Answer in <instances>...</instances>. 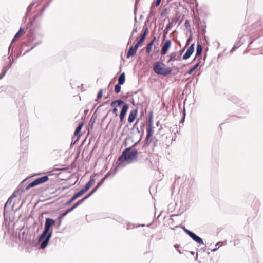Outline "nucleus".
Instances as JSON below:
<instances>
[{
	"label": "nucleus",
	"instance_id": "f257e3e1",
	"mask_svg": "<svg viewBox=\"0 0 263 263\" xmlns=\"http://www.w3.org/2000/svg\"><path fill=\"white\" fill-rule=\"evenodd\" d=\"M248 23H252L248 31V33L257 35L261 34L260 36L254 39L249 44V47L253 49H259L263 47V30L261 29L259 16L251 15L248 18Z\"/></svg>",
	"mask_w": 263,
	"mask_h": 263
},
{
	"label": "nucleus",
	"instance_id": "f03ea898",
	"mask_svg": "<svg viewBox=\"0 0 263 263\" xmlns=\"http://www.w3.org/2000/svg\"><path fill=\"white\" fill-rule=\"evenodd\" d=\"M55 223L56 221L52 218H46L44 231L39 237V241L41 243V249H43L48 245L52 235L51 227L55 225Z\"/></svg>",
	"mask_w": 263,
	"mask_h": 263
},
{
	"label": "nucleus",
	"instance_id": "7ed1b4c3",
	"mask_svg": "<svg viewBox=\"0 0 263 263\" xmlns=\"http://www.w3.org/2000/svg\"><path fill=\"white\" fill-rule=\"evenodd\" d=\"M142 138L141 135L139 140L135 143L131 147L126 148L122 153V155L119 157L118 161L121 162L122 161H127L130 163L133 161H136L138 158V151L136 149H133L140 142Z\"/></svg>",
	"mask_w": 263,
	"mask_h": 263
},
{
	"label": "nucleus",
	"instance_id": "20e7f679",
	"mask_svg": "<svg viewBox=\"0 0 263 263\" xmlns=\"http://www.w3.org/2000/svg\"><path fill=\"white\" fill-rule=\"evenodd\" d=\"M52 0H36V1H35L34 0L30 4V5L28 6L27 8V11L26 13V16L27 17V15L29 14V13L31 12L32 10V7L35 4H37V5H39L41 3H44V6L42 8V9L35 16V18H41L44 12V11L46 10V9L49 6L50 3Z\"/></svg>",
	"mask_w": 263,
	"mask_h": 263
},
{
	"label": "nucleus",
	"instance_id": "39448f33",
	"mask_svg": "<svg viewBox=\"0 0 263 263\" xmlns=\"http://www.w3.org/2000/svg\"><path fill=\"white\" fill-rule=\"evenodd\" d=\"M153 70L156 74L161 76H167L172 71V68L166 67L165 64L159 61L156 62L154 64Z\"/></svg>",
	"mask_w": 263,
	"mask_h": 263
},
{
	"label": "nucleus",
	"instance_id": "423d86ee",
	"mask_svg": "<svg viewBox=\"0 0 263 263\" xmlns=\"http://www.w3.org/2000/svg\"><path fill=\"white\" fill-rule=\"evenodd\" d=\"M235 103L240 106V108L237 110L239 117H242L249 113L248 105L245 103L242 102L240 100H238Z\"/></svg>",
	"mask_w": 263,
	"mask_h": 263
},
{
	"label": "nucleus",
	"instance_id": "0eeeda50",
	"mask_svg": "<svg viewBox=\"0 0 263 263\" xmlns=\"http://www.w3.org/2000/svg\"><path fill=\"white\" fill-rule=\"evenodd\" d=\"M49 180L48 176H44L43 177L36 178L34 181L30 183L25 188V190L27 191L31 187H34L37 185L42 184L47 182Z\"/></svg>",
	"mask_w": 263,
	"mask_h": 263
},
{
	"label": "nucleus",
	"instance_id": "6e6552de",
	"mask_svg": "<svg viewBox=\"0 0 263 263\" xmlns=\"http://www.w3.org/2000/svg\"><path fill=\"white\" fill-rule=\"evenodd\" d=\"M153 112L152 111H151L149 113L148 116V125H147V134L146 136H150L151 137H153L154 130V127H153Z\"/></svg>",
	"mask_w": 263,
	"mask_h": 263
},
{
	"label": "nucleus",
	"instance_id": "1a4fd4ad",
	"mask_svg": "<svg viewBox=\"0 0 263 263\" xmlns=\"http://www.w3.org/2000/svg\"><path fill=\"white\" fill-rule=\"evenodd\" d=\"M3 58L5 61L8 60L9 63L8 65L4 66L2 69V73L0 74L1 80L4 77L8 69H9L11 67L12 65V62L11 61L10 57H6V58H5V57H4Z\"/></svg>",
	"mask_w": 263,
	"mask_h": 263
},
{
	"label": "nucleus",
	"instance_id": "9d476101",
	"mask_svg": "<svg viewBox=\"0 0 263 263\" xmlns=\"http://www.w3.org/2000/svg\"><path fill=\"white\" fill-rule=\"evenodd\" d=\"M3 58L5 61L8 60L9 63L8 65L4 66L2 69V73L0 74L1 80L4 77L8 69H9L11 67L12 65V62L11 61L10 57H6V58H5V57H4Z\"/></svg>",
	"mask_w": 263,
	"mask_h": 263
},
{
	"label": "nucleus",
	"instance_id": "9b49d317",
	"mask_svg": "<svg viewBox=\"0 0 263 263\" xmlns=\"http://www.w3.org/2000/svg\"><path fill=\"white\" fill-rule=\"evenodd\" d=\"M169 59L167 61V63H170L172 61H179L181 59V53L177 52H172L169 55Z\"/></svg>",
	"mask_w": 263,
	"mask_h": 263
},
{
	"label": "nucleus",
	"instance_id": "f8f14e48",
	"mask_svg": "<svg viewBox=\"0 0 263 263\" xmlns=\"http://www.w3.org/2000/svg\"><path fill=\"white\" fill-rule=\"evenodd\" d=\"M129 108V105L128 104H124L122 106V109L120 114V122H122L124 120L125 117Z\"/></svg>",
	"mask_w": 263,
	"mask_h": 263
},
{
	"label": "nucleus",
	"instance_id": "ddd939ff",
	"mask_svg": "<svg viewBox=\"0 0 263 263\" xmlns=\"http://www.w3.org/2000/svg\"><path fill=\"white\" fill-rule=\"evenodd\" d=\"M194 51V44L193 43L189 47L186 52L183 55V60L188 59L191 57V55L192 54Z\"/></svg>",
	"mask_w": 263,
	"mask_h": 263
},
{
	"label": "nucleus",
	"instance_id": "4468645a",
	"mask_svg": "<svg viewBox=\"0 0 263 263\" xmlns=\"http://www.w3.org/2000/svg\"><path fill=\"white\" fill-rule=\"evenodd\" d=\"M171 40H168L166 41L165 44L162 46L161 50V53L162 55H165L166 54L168 49L171 46Z\"/></svg>",
	"mask_w": 263,
	"mask_h": 263
},
{
	"label": "nucleus",
	"instance_id": "2eb2a0df",
	"mask_svg": "<svg viewBox=\"0 0 263 263\" xmlns=\"http://www.w3.org/2000/svg\"><path fill=\"white\" fill-rule=\"evenodd\" d=\"M137 112L138 111L137 109H135L130 111L128 118V121L129 123H132L134 121L137 117Z\"/></svg>",
	"mask_w": 263,
	"mask_h": 263
},
{
	"label": "nucleus",
	"instance_id": "dca6fc26",
	"mask_svg": "<svg viewBox=\"0 0 263 263\" xmlns=\"http://www.w3.org/2000/svg\"><path fill=\"white\" fill-rule=\"evenodd\" d=\"M193 240H194L197 243L200 245H203L204 243L203 241L201 238L197 236L194 232L191 233V235L189 236Z\"/></svg>",
	"mask_w": 263,
	"mask_h": 263
},
{
	"label": "nucleus",
	"instance_id": "f3484780",
	"mask_svg": "<svg viewBox=\"0 0 263 263\" xmlns=\"http://www.w3.org/2000/svg\"><path fill=\"white\" fill-rule=\"evenodd\" d=\"M139 47H138L136 45L134 46H131L126 55L127 58H129L130 56H133L136 54L137 51Z\"/></svg>",
	"mask_w": 263,
	"mask_h": 263
},
{
	"label": "nucleus",
	"instance_id": "a211bd4d",
	"mask_svg": "<svg viewBox=\"0 0 263 263\" xmlns=\"http://www.w3.org/2000/svg\"><path fill=\"white\" fill-rule=\"evenodd\" d=\"M203 50L202 46L201 44L198 43L197 45V49H196V52L195 54V57L194 59H193V61H195L196 59L198 57H200L202 53Z\"/></svg>",
	"mask_w": 263,
	"mask_h": 263
},
{
	"label": "nucleus",
	"instance_id": "6ab92c4d",
	"mask_svg": "<svg viewBox=\"0 0 263 263\" xmlns=\"http://www.w3.org/2000/svg\"><path fill=\"white\" fill-rule=\"evenodd\" d=\"M124 104H125V103H124V102L123 100H122L121 99H118V100H116L112 101L110 103V106L112 107H116L117 108V107L120 106L122 104H123V105H124Z\"/></svg>",
	"mask_w": 263,
	"mask_h": 263
},
{
	"label": "nucleus",
	"instance_id": "aec40b11",
	"mask_svg": "<svg viewBox=\"0 0 263 263\" xmlns=\"http://www.w3.org/2000/svg\"><path fill=\"white\" fill-rule=\"evenodd\" d=\"M24 32V29L21 27L20 28V30H18V31L16 33V34L15 35L14 38L12 39V41H11V44L10 45L9 47V49H8V52L10 51V49L11 47V46H12V43L15 41V40L17 38H18V37H20L22 34H23V32Z\"/></svg>",
	"mask_w": 263,
	"mask_h": 263
},
{
	"label": "nucleus",
	"instance_id": "412c9836",
	"mask_svg": "<svg viewBox=\"0 0 263 263\" xmlns=\"http://www.w3.org/2000/svg\"><path fill=\"white\" fill-rule=\"evenodd\" d=\"M125 82V74L124 72H122L119 76L118 80V83L119 84H124Z\"/></svg>",
	"mask_w": 263,
	"mask_h": 263
},
{
	"label": "nucleus",
	"instance_id": "4be33fe9",
	"mask_svg": "<svg viewBox=\"0 0 263 263\" xmlns=\"http://www.w3.org/2000/svg\"><path fill=\"white\" fill-rule=\"evenodd\" d=\"M200 63V59H199L197 61V62L196 64L189 70L187 71V73L189 74H191L192 72L195 70L196 68L199 66V64Z\"/></svg>",
	"mask_w": 263,
	"mask_h": 263
},
{
	"label": "nucleus",
	"instance_id": "5701e85b",
	"mask_svg": "<svg viewBox=\"0 0 263 263\" xmlns=\"http://www.w3.org/2000/svg\"><path fill=\"white\" fill-rule=\"evenodd\" d=\"M80 195L79 194L78 192H77L76 194H75L72 198L69 200L66 203V205H69L70 203H71L74 200H75L77 198L79 197Z\"/></svg>",
	"mask_w": 263,
	"mask_h": 263
},
{
	"label": "nucleus",
	"instance_id": "b1692460",
	"mask_svg": "<svg viewBox=\"0 0 263 263\" xmlns=\"http://www.w3.org/2000/svg\"><path fill=\"white\" fill-rule=\"evenodd\" d=\"M153 138L150 136H146L145 139L144 140V145L143 147L147 146L153 141Z\"/></svg>",
	"mask_w": 263,
	"mask_h": 263
},
{
	"label": "nucleus",
	"instance_id": "393cba45",
	"mask_svg": "<svg viewBox=\"0 0 263 263\" xmlns=\"http://www.w3.org/2000/svg\"><path fill=\"white\" fill-rule=\"evenodd\" d=\"M96 116L95 115V114L92 115V117L90 118V120L89 122V126L92 129L93 128V125L96 120Z\"/></svg>",
	"mask_w": 263,
	"mask_h": 263
},
{
	"label": "nucleus",
	"instance_id": "a878e982",
	"mask_svg": "<svg viewBox=\"0 0 263 263\" xmlns=\"http://www.w3.org/2000/svg\"><path fill=\"white\" fill-rule=\"evenodd\" d=\"M241 38H242V37H240V39H239V41L238 42H236L234 44L233 48H232V49L230 51L231 53H232V52H233L235 50H236L241 45V44H240V40H241Z\"/></svg>",
	"mask_w": 263,
	"mask_h": 263
},
{
	"label": "nucleus",
	"instance_id": "bb28decb",
	"mask_svg": "<svg viewBox=\"0 0 263 263\" xmlns=\"http://www.w3.org/2000/svg\"><path fill=\"white\" fill-rule=\"evenodd\" d=\"M83 125H84V123L81 122L80 124H79V125L76 128V129L74 131V135L76 136H78L79 135V133L80 132V131L81 130V129L83 126Z\"/></svg>",
	"mask_w": 263,
	"mask_h": 263
},
{
	"label": "nucleus",
	"instance_id": "cd10ccee",
	"mask_svg": "<svg viewBox=\"0 0 263 263\" xmlns=\"http://www.w3.org/2000/svg\"><path fill=\"white\" fill-rule=\"evenodd\" d=\"M177 21V20H176L175 18H173L172 21L169 22V23L167 24L166 27L165 29H166V30H171L172 28V27H173V22L175 21L176 22Z\"/></svg>",
	"mask_w": 263,
	"mask_h": 263
},
{
	"label": "nucleus",
	"instance_id": "c85d7f7f",
	"mask_svg": "<svg viewBox=\"0 0 263 263\" xmlns=\"http://www.w3.org/2000/svg\"><path fill=\"white\" fill-rule=\"evenodd\" d=\"M117 168H115L114 172L109 171L103 177L106 180L107 178H108L110 176H114L117 173Z\"/></svg>",
	"mask_w": 263,
	"mask_h": 263
},
{
	"label": "nucleus",
	"instance_id": "c756f323",
	"mask_svg": "<svg viewBox=\"0 0 263 263\" xmlns=\"http://www.w3.org/2000/svg\"><path fill=\"white\" fill-rule=\"evenodd\" d=\"M153 43L152 42H149V43L147 44L146 48H145V49H146V52L147 53H149L151 51H152V46L153 45Z\"/></svg>",
	"mask_w": 263,
	"mask_h": 263
},
{
	"label": "nucleus",
	"instance_id": "7c9ffc66",
	"mask_svg": "<svg viewBox=\"0 0 263 263\" xmlns=\"http://www.w3.org/2000/svg\"><path fill=\"white\" fill-rule=\"evenodd\" d=\"M95 182V179L90 178V180L86 184L85 186L89 190L92 184Z\"/></svg>",
	"mask_w": 263,
	"mask_h": 263
},
{
	"label": "nucleus",
	"instance_id": "2f4dec72",
	"mask_svg": "<svg viewBox=\"0 0 263 263\" xmlns=\"http://www.w3.org/2000/svg\"><path fill=\"white\" fill-rule=\"evenodd\" d=\"M98 189V187H97L96 186H95L93 189L88 194H87L86 196H85V197H84L86 199H88L89 197H90L91 195H92Z\"/></svg>",
	"mask_w": 263,
	"mask_h": 263
},
{
	"label": "nucleus",
	"instance_id": "473e14b6",
	"mask_svg": "<svg viewBox=\"0 0 263 263\" xmlns=\"http://www.w3.org/2000/svg\"><path fill=\"white\" fill-rule=\"evenodd\" d=\"M152 143H153V145H152L153 151H154V148L155 147H157L158 145V140L156 138H154Z\"/></svg>",
	"mask_w": 263,
	"mask_h": 263
},
{
	"label": "nucleus",
	"instance_id": "72a5a7b5",
	"mask_svg": "<svg viewBox=\"0 0 263 263\" xmlns=\"http://www.w3.org/2000/svg\"><path fill=\"white\" fill-rule=\"evenodd\" d=\"M86 200V199L84 197H83L82 199L79 200L78 201H77L76 203H74L73 204L74 207H75V208H77L80 205H81L82 203H83Z\"/></svg>",
	"mask_w": 263,
	"mask_h": 263
},
{
	"label": "nucleus",
	"instance_id": "f704fd0d",
	"mask_svg": "<svg viewBox=\"0 0 263 263\" xmlns=\"http://www.w3.org/2000/svg\"><path fill=\"white\" fill-rule=\"evenodd\" d=\"M145 39V37H144L143 36L141 35L139 40L137 42V43L135 45L138 47H139L141 45V44L144 41Z\"/></svg>",
	"mask_w": 263,
	"mask_h": 263
},
{
	"label": "nucleus",
	"instance_id": "c9c22d12",
	"mask_svg": "<svg viewBox=\"0 0 263 263\" xmlns=\"http://www.w3.org/2000/svg\"><path fill=\"white\" fill-rule=\"evenodd\" d=\"M137 27L136 26V24H135L134 25V29L131 33V35H130V36L129 37V41H130V40L132 39V38L133 37V36H134V34L135 33H136L137 32ZM129 42H128L129 43Z\"/></svg>",
	"mask_w": 263,
	"mask_h": 263
},
{
	"label": "nucleus",
	"instance_id": "e433bc0d",
	"mask_svg": "<svg viewBox=\"0 0 263 263\" xmlns=\"http://www.w3.org/2000/svg\"><path fill=\"white\" fill-rule=\"evenodd\" d=\"M122 84H119V83H118L117 84H116L115 86V91L116 93H118L120 92L121 91V85Z\"/></svg>",
	"mask_w": 263,
	"mask_h": 263
},
{
	"label": "nucleus",
	"instance_id": "4c0bfd02",
	"mask_svg": "<svg viewBox=\"0 0 263 263\" xmlns=\"http://www.w3.org/2000/svg\"><path fill=\"white\" fill-rule=\"evenodd\" d=\"M143 32L141 35L146 38V36L148 33V31L147 27L146 26H145V25L144 26H143Z\"/></svg>",
	"mask_w": 263,
	"mask_h": 263
},
{
	"label": "nucleus",
	"instance_id": "58836bf2",
	"mask_svg": "<svg viewBox=\"0 0 263 263\" xmlns=\"http://www.w3.org/2000/svg\"><path fill=\"white\" fill-rule=\"evenodd\" d=\"M154 4L153 3V4H152L151 6V10H150V11H149V15H148V16H149V17H152V16H153L155 14V12L153 11V8H154Z\"/></svg>",
	"mask_w": 263,
	"mask_h": 263
},
{
	"label": "nucleus",
	"instance_id": "ea45409f",
	"mask_svg": "<svg viewBox=\"0 0 263 263\" xmlns=\"http://www.w3.org/2000/svg\"><path fill=\"white\" fill-rule=\"evenodd\" d=\"M88 190V188H87L85 186V187L83 189H82V190H81L80 191H79L78 193L80 195V196H81L82 195H83L84 193H85Z\"/></svg>",
	"mask_w": 263,
	"mask_h": 263
},
{
	"label": "nucleus",
	"instance_id": "a19ab883",
	"mask_svg": "<svg viewBox=\"0 0 263 263\" xmlns=\"http://www.w3.org/2000/svg\"><path fill=\"white\" fill-rule=\"evenodd\" d=\"M105 180V178H103L101 179V180L97 183V185L96 186L97 187L99 188L100 186L104 183V181Z\"/></svg>",
	"mask_w": 263,
	"mask_h": 263
},
{
	"label": "nucleus",
	"instance_id": "79ce46f5",
	"mask_svg": "<svg viewBox=\"0 0 263 263\" xmlns=\"http://www.w3.org/2000/svg\"><path fill=\"white\" fill-rule=\"evenodd\" d=\"M182 229L189 236H190L191 233L193 232L187 229L185 227H182Z\"/></svg>",
	"mask_w": 263,
	"mask_h": 263
},
{
	"label": "nucleus",
	"instance_id": "37998d69",
	"mask_svg": "<svg viewBox=\"0 0 263 263\" xmlns=\"http://www.w3.org/2000/svg\"><path fill=\"white\" fill-rule=\"evenodd\" d=\"M42 43V41L41 40H40L36 42H35V43H34V44L33 45V46L31 47V49H34L35 47H36L37 46H38L39 45H40L41 43Z\"/></svg>",
	"mask_w": 263,
	"mask_h": 263
},
{
	"label": "nucleus",
	"instance_id": "c03bdc74",
	"mask_svg": "<svg viewBox=\"0 0 263 263\" xmlns=\"http://www.w3.org/2000/svg\"><path fill=\"white\" fill-rule=\"evenodd\" d=\"M102 94H103V89H101L98 94H97V98L98 99H100L102 97Z\"/></svg>",
	"mask_w": 263,
	"mask_h": 263
},
{
	"label": "nucleus",
	"instance_id": "a18cd8bd",
	"mask_svg": "<svg viewBox=\"0 0 263 263\" xmlns=\"http://www.w3.org/2000/svg\"><path fill=\"white\" fill-rule=\"evenodd\" d=\"M184 26L186 29H189L190 28V22L188 20L185 21Z\"/></svg>",
	"mask_w": 263,
	"mask_h": 263
},
{
	"label": "nucleus",
	"instance_id": "49530a36",
	"mask_svg": "<svg viewBox=\"0 0 263 263\" xmlns=\"http://www.w3.org/2000/svg\"><path fill=\"white\" fill-rule=\"evenodd\" d=\"M12 198H11V197H10L7 201L6 202V203H5V207L6 208L9 204H10L11 202H12Z\"/></svg>",
	"mask_w": 263,
	"mask_h": 263
},
{
	"label": "nucleus",
	"instance_id": "de8ad7c7",
	"mask_svg": "<svg viewBox=\"0 0 263 263\" xmlns=\"http://www.w3.org/2000/svg\"><path fill=\"white\" fill-rule=\"evenodd\" d=\"M168 31L169 30H166V29H165L164 30V31H163V40H164L166 38V35L168 34Z\"/></svg>",
	"mask_w": 263,
	"mask_h": 263
},
{
	"label": "nucleus",
	"instance_id": "09e8293b",
	"mask_svg": "<svg viewBox=\"0 0 263 263\" xmlns=\"http://www.w3.org/2000/svg\"><path fill=\"white\" fill-rule=\"evenodd\" d=\"M166 8H165L162 10V12H161L160 15L161 17H164L165 16L166 12Z\"/></svg>",
	"mask_w": 263,
	"mask_h": 263
},
{
	"label": "nucleus",
	"instance_id": "8fccbe9b",
	"mask_svg": "<svg viewBox=\"0 0 263 263\" xmlns=\"http://www.w3.org/2000/svg\"><path fill=\"white\" fill-rule=\"evenodd\" d=\"M112 113H114L116 116H118V109L116 107H113L112 110Z\"/></svg>",
	"mask_w": 263,
	"mask_h": 263
},
{
	"label": "nucleus",
	"instance_id": "3c124183",
	"mask_svg": "<svg viewBox=\"0 0 263 263\" xmlns=\"http://www.w3.org/2000/svg\"><path fill=\"white\" fill-rule=\"evenodd\" d=\"M137 123H138V122L137 121V122L134 124L133 128H136V129L137 132V133H140V130H139V129L138 127L137 126Z\"/></svg>",
	"mask_w": 263,
	"mask_h": 263
},
{
	"label": "nucleus",
	"instance_id": "603ef678",
	"mask_svg": "<svg viewBox=\"0 0 263 263\" xmlns=\"http://www.w3.org/2000/svg\"><path fill=\"white\" fill-rule=\"evenodd\" d=\"M161 1V0H156L155 4V6H158L160 4Z\"/></svg>",
	"mask_w": 263,
	"mask_h": 263
},
{
	"label": "nucleus",
	"instance_id": "864d4df0",
	"mask_svg": "<svg viewBox=\"0 0 263 263\" xmlns=\"http://www.w3.org/2000/svg\"><path fill=\"white\" fill-rule=\"evenodd\" d=\"M24 182H25V180L23 181L20 183V185H19V188H20V189H19L18 190H21V191H22V192H23V191H24V190H23V189L22 190V189H21V186H22V185L23 184V183H24Z\"/></svg>",
	"mask_w": 263,
	"mask_h": 263
},
{
	"label": "nucleus",
	"instance_id": "5fc2aeb1",
	"mask_svg": "<svg viewBox=\"0 0 263 263\" xmlns=\"http://www.w3.org/2000/svg\"><path fill=\"white\" fill-rule=\"evenodd\" d=\"M67 213H66V211L63 213H62L60 215V217L61 218H63L64 217V216H65L66 215H67Z\"/></svg>",
	"mask_w": 263,
	"mask_h": 263
},
{
	"label": "nucleus",
	"instance_id": "6e6d98bb",
	"mask_svg": "<svg viewBox=\"0 0 263 263\" xmlns=\"http://www.w3.org/2000/svg\"><path fill=\"white\" fill-rule=\"evenodd\" d=\"M69 187H70V186H65L62 187L61 189L62 191H64L65 190L68 189Z\"/></svg>",
	"mask_w": 263,
	"mask_h": 263
},
{
	"label": "nucleus",
	"instance_id": "4d7b16f0",
	"mask_svg": "<svg viewBox=\"0 0 263 263\" xmlns=\"http://www.w3.org/2000/svg\"><path fill=\"white\" fill-rule=\"evenodd\" d=\"M32 49H31V47L30 49H28L27 50H26V51L24 53L23 55H25L26 53L29 52V51H31V50H32Z\"/></svg>",
	"mask_w": 263,
	"mask_h": 263
},
{
	"label": "nucleus",
	"instance_id": "13d9d810",
	"mask_svg": "<svg viewBox=\"0 0 263 263\" xmlns=\"http://www.w3.org/2000/svg\"><path fill=\"white\" fill-rule=\"evenodd\" d=\"M15 192L16 191H15L12 194V195L10 196L11 198H13L14 197H16V194H15Z\"/></svg>",
	"mask_w": 263,
	"mask_h": 263
},
{
	"label": "nucleus",
	"instance_id": "bf43d9fd",
	"mask_svg": "<svg viewBox=\"0 0 263 263\" xmlns=\"http://www.w3.org/2000/svg\"><path fill=\"white\" fill-rule=\"evenodd\" d=\"M156 40V37L155 36H154L153 37V39L151 40V42H152L154 44V42H155Z\"/></svg>",
	"mask_w": 263,
	"mask_h": 263
},
{
	"label": "nucleus",
	"instance_id": "052dcab7",
	"mask_svg": "<svg viewBox=\"0 0 263 263\" xmlns=\"http://www.w3.org/2000/svg\"><path fill=\"white\" fill-rule=\"evenodd\" d=\"M191 40V37H190L189 38H188L187 42H186V45H187L190 42Z\"/></svg>",
	"mask_w": 263,
	"mask_h": 263
},
{
	"label": "nucleus",
	"instance_id": "680f3d73",
	"mask_svg": "<svg viewBox=\"0 0 263 263\" xmlns=\"http://www.w3.org/2000/svg\"><path fill=\"white\" fill-rule=\"evenodd\" d=\"M75 208V207H74V205H73L71 208H69L70 211L71 212L72 211H73Z\"/></svg>",
	"mask_w": 263,
	"mask_h": 263
},
{
	"label": "nucleus",
	"instance_id": "e2e57ef3",
	"mask_svg": "<svg viewBox=\"0 0 263 263\" xmlns=\"http://www.w3.org/2000/svg\"><path fill=\"white\" fill-rule=\"evenodd\" d=\"M75 208V207H74V205H73L71 208H69L70 211L71 212L72 211H73Z\"/></svg>",
	"mask_w": 263,
	"mask_h": 263
},
{
	"label": "nucleus",
	"instance_id": "0e129e2a",
	"mask_svg": "<svg viewBox=\"0 0 263 263\" xmlns=\"http://www.w3.org/2000/svg\"><path fill=\"white\" fill-rule=\"evenodd\" d=\"M217 249H218V248H215L213 249L211 251L212 252H215V251H217Z\"/></svg>",
	"mask_w": 263,
	"mask_h": 263
},
{
	"label": "nucleus",
	"instance_id": "69168bd1",
	"mask_svg": "<svg viewBox=\"0 0 263 263\" xmlns=\"http://www.w3.org/2000/svg\"><path fill=\"white\" fill-rule=\"evenodd\" d=\"M71 211L69 209H68L66 211V213H67V214H68L69 213H70Z\"/></svg>",
	"mask_w": 263,
	"mask_h": 263
},
{
	"label": "nucleus",
	"instance_id": "338daca9",
	"mask_svg": "<svg viewBox=\"0 0 263 263\" xmlns=\"http://www.w3.org/2000/svg\"><path fill=\"white\" fill-rule=\"evenodd\" d=\"M136 9H137V7H136V6H135V8H134V13L135 15H136Z\"/></svg>",
	"mask_w": 263,
	"mask_h": 263
},
{
	"label": "nucleus",
	"instance_id": "774afa93",
	"mask_svg": "<svg viewBox=\"0 0 263 263\" xmlns=\"http://www.w3.org/2000/svg\"><path fill=\"white\" fill-rule=\"evenodd\" d=\"M185 115V112H184V117H183V119H182V122H183L184 120Z\"/></svg>",
	"mask_w": 263,
	"mask_h": 263
}]
</instances>
